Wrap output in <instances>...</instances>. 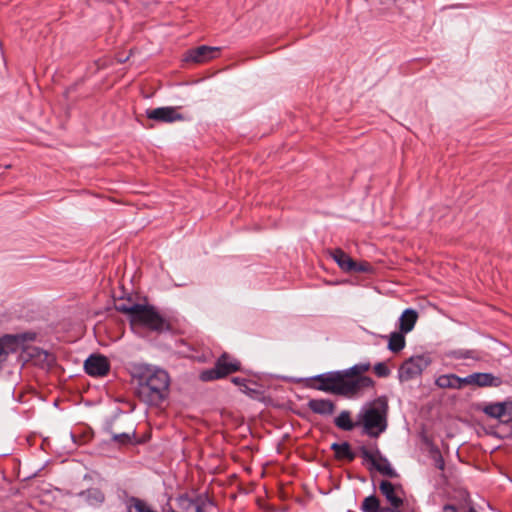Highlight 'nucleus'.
I'll return each instance as SVG.
<instances>
[{
  "label": "nucleus",
  "instance_id": "obj_32",
  "mask_svg": "<svg viewBox=\"0 0 512 512\" xmlns=\"http://www.w3.org/2000/svg\"><path fill=\"white\" fill-rule=\"evenodd\" d=\"M374 372L378 377L385 378L391 373L389 367L384 362H379L374 366Z\"/></svg>",
  "mask_w": 512,
  "mask_h": 512
},
{
  "label": "nucleus",
  "instance_id": "obj_8",
  "mask_svg": "<svg viewBox=\"0 0 512 512\" xmlns=\"http://www.w3.org/2000/svg\"><path fill=\"white\" fill-rule=\"evenodd\" d=\"M359 451L364 461L369 462L371 466L379 473L389 478L398 477V473L391 466L388 459L381 454L378 448H376L375 453H373L369 451L365 446H361Z\"/></svg>",
  "mask_w": 512,
  "mask_h": 512
},
{
  "label": "nucleus",
  "instance_id": "obj_35",
  "mask_svg": "<svg viewBox=\"0 0 512 512\" xmlns=\"http://www.w3.org/2000/svg\"><path fill=\"white\" fill-rule=\"evenodd\" d=\"M457 382L459 385V389H462L465 385H471L470 374L467 375L466 377L457 376Z\"/></svg>",
  "mask_w": 512,
  "mask_h": 512
},
{
  "label": "nucleus",
  "instance_id": "obj_40",
  "mask_svg": "<svg viewBox=\"0 0 512 512\" xmlns=\"http://www.w3.org/2000/svg\"><path fill=\"white\" fill-rule=\"evenodd\" d=\"M469 512H475V510L473 508H470Z\"/></svg>",
  "mask_w": 512,
  "mask_h": 512
},
{
  "label": "nucleus",
  "instance_id": "obj_15",
  "mask_svg": "<svg viewBox=\"0 0 512 512\" xmlns=\"http://www.w3.org/2000/svg\"><path fill=\"white\" fill-rule=\"evenodd\" d=\"M307 407L314 414L324 417L333 415L336 410L335 403L325 398L310 399L307 403Z\"/></svg>",
  "mask_w": 512,
  "mask_h": 512
},
{
  "label": "nucleus",
  "instance_id": "obj_11",
  "mask_svg": "<svg viewBox=\"0 0 512 512\" xmlns=\"http://www.w3.org/2000/svg\"><path fill=\"white\" fill-rule=\"evenodd\" d=\"M85 372L92 377H104L110 371L108 358L101 354H92L84 362Z\"/></svg>",
  "mask_w": 512,
  "mask_h": 512
},
{
  "label": "nucleus",
  "instance_id": "obj_31",
  "mask_svg": "<svg viewBox=\"0 0 512 512\" xmlns=\"http://www.w3.org/2000/svg\"><path fill=\"white\" fill-rule=\"evenodd\" d=\"M473 350L459 349L451 352V356L455 359H476Z\"/></svg>",
  "mask_w": 512,
  "mask_h": 512
},
{
  "label": "nucleus",
  "instance_id": "obj_21",
  "mask_svg": "<svg viewBox=\"0 0 512 512\" xmlns=\"http://www.w3.org/2000/svg\"><path fill=\"white\" fill-rule=\"evenodd\" d=\"M334 424L341 430L351 431L356 426L351 420V413L348 410H343L334 419Z\"/></svg>",
  "mask_w": 512,
  "mask_h": 512
},
{
  "label": "nucleus",
  "instance_id": "obj_29",
  "mask_svg": "<svg viewBox=\"0 0 512 512\" xmlns=\"http://www.w3.org/2000/svg\"><path fill=\"white\" fill-rule=\"evenodd\" d=\"M231 382L240 388V391L246 394H251L255 392L254 389L248 387L247 383L249 382L246 378L242 377H232Z\"/></svg>",
  "mask_w": 512,
  "mask_h": 512
},
{
  "label": "nucleus",
  "instance_id": "obj_14",
  "mask_svg": "<svg viewBox=\"0 0 512 512\" xmlns=\"http://www.w3.org/2000/svg\"><path fill=\"white\" fill-rule=\"evenodd\" d=\"M76 496L82 500L84 505L93 508H98L105 502L104 492L97 487H91L83 490L77 493Z\"/></svg>",
  "mask_w": 512,
  "mask_h": 512
},
{
  "label": "nucleus",
  "instance_id": "obj_38",
  "mask_svg": "<svg viewBox=\"0 0 512 512\" xmlns=\"http://www.w3.org/2000/svg\"><path fill=\"white\" fill-rule=\"evenodd\" d=\"M382 512H400V508L384 507V510Z\"/></svg>",
  "mask_w": 512,
  "mask_h": 512
},
{
  "label": "nucleus",
  "instance_id": "obj_2",
  "mask_svg": "<svg viewBox=\"0 0 512 512\" xmlns=\"http://www.w3.org/2000/svg\"><path fill=\"white\" fill-rule=\"evenodd\" d=\"M307 387L346 398L356 396V383L349 381L343 370L315 375L308 379Z\"/></svg>",
  "mask_w": 512,
  "mask_h": 512
},
{
  "label": "nucleus",
  "instance_id": "obj_22",
  "mask_svg": "<svg viewBox=\"0 0 512 512\" xmlns=\"http://www.w3.org/2000/svg\"><path fill=\"white\" fill-rule=\"evenodd\" d=\"M435 384L442 389H458L459 385L457 382L456 374H443L437 377Z\"/></svg>",
  "mask_w": 512,
  "mask_h": 512
},
{
  "label": "nucleus",
  "instance_id": "obj_13",
  "mask_svg": "<svg viewBox=\"0 0 512 512\" xmlns=\"http://www.w3.org/2000/svg\"><path fill=\"white\" fill-rule=\"evenodd\" d=\"M220 48L201 45L187 51L185 61L193 63H205L217 57Z\"/></svg>",
  "mask_w": 512,
  "mask_h": 512
},
{
  "label": "nucleus",
  "instance_id": "obj_27",
  "mask_svg": "<svg viewBox=\"0 0 512 512\" xmlns=\"http://www.w3.org/2000/svg\"><path fill=\"white\" fill-rule=\"evenodd\" d=\"M429 457L433 460L434 466L443 471L445 469V461L444 458L440 452V449L435 446L431 445L429 448Z\"/></svg>",
  "mask_w": 512,
  "mask_h": 512
},
{
  "label": "nucleus",
  "instance_id": "obj_25",
  "mask_svg": "<svg viewBox=\"0 0 512 512\" xmlns=\"http://www.w3.org/2000/svg\"><path fill=\"white\" fill-rule=\"evenodd\" d=\"M480 379V387H499L503 381L500 377L493 375L492 373L478 372Z\"/></svg>",
  "mask_w": 512,
  "mask_h": 512
},
{
  "label": "nucleus",
  "instance_id": "obj_16",
  "mask_svg": "<svg viewBox=\"0 0 512 512\" xmlns=\"http://www.w3.org/2000/svg\"><path fill=\"white\" fill-rule=\"evenodd\" d=\"M418 319V313L412 308L405 309L399 318V330L402 333H409L413 330Z\"/></svg>",
  "mask_w": 512,
  "mask_h": 512
},
{
  "label": "nucleus",
  "instance_id": "obj_1",
  "mask_svg": "<svg viewBox=\"0 0 512 512\" xmlns=\"http://www.w3.org/2000/svg\"><path fill=\"white\" fill-rule=\"evenodd\" d=\"M131 377L135 383V395L140 402L159 407L168 398L171 379L168 372L158 366L134 364Z\"/></svg>",
  "mask_w": 512,
  "mask_h": 512
},
{
  "label": "nucleus",
  "instance_id": "obj_30",
  "mask_svg": "<svg viewBox=\"0 0 512 512\" xmlns=\"http://www.w3.org/2000/svg\"><path fill=\"white\" fill-rule=\"evenodd\" d=\"M136 433L133 431L132 433H119L113 434L112 439L119 444H128L132 442V439L135 438Z\"/></svg>",
  "mask_w": 512,
  "mask_h": 512
},
{
  "label": "nucleus",
  "instance_id": "obj_37",
  "mask_svg": "<svg viewBox=\"0 0 512 512\" xmlns=\"http://www.w3.org/2000/svg\"><path fill=\"white\" fill-rule=\"evenodd\" d=\"M443 512H457V509H456V507L454 505L446 504L443 507Z\"/></svg>",
  "mask_w": 512,
  "mask_h": 512
},
{
  "label": "nucleus",
  "instance_id": "obj_6",
  "mask_svg": "<svg viewBox=\"0 0 512 512\" xmlns=\"http://www.w3.org/2000/svg\"><path fill=\"white\" fill-rule=\"evenodd\" d=\"M431 363V359L425 355L411 356L405 360L398 369V378L401 382L410 381L420 376L424 369Z\"/></svg>",
  "mask_w": 512,
  "mask_h": 512
},
{
  "label": "nucleus",
  "instance_id": "obj_10",
  "mask_svg": "<svg viewBox=\"0 0 512 512\" xmlns=\"http://www.w3.org/2000/svg\"><path fill=\"white\" fill-rule=\"evenodd\" d=\"M178 107L164 106L155 109H147L146 117L159 123H174L183 121L185 117L178 112Z\"/></svg>",
  "mask_w": 512,
  "mask_h": 512
},
{
  "label": "nucleus",
  "instance_id": "obj_5",
  "mask_svg": "<svg viewBox=\"0 0 512 512\" xmlns=\"http://www.w3.org/2000/svg\"><path fill=\"white\" fill-rule=\"evenodd\" d=\"M240 369V361L225 352L217 358L214 367L203 370L199 378L204 382L214 381L240 371Z\"/></svg>",
  "mask_w": 512,
  "mask_h": 512
},
{
  "label": "nucleus",
  "instance_id": "obj_23",
  "mask_svg": "<svg viewBox=\"0 0 512 512\" xmlns=\"http://www.w3.org/2000/svg\"><path fill=\"white\" fill-rule=\"evenodd\" d=\"M384 507L381 506L379 498L372 494L364 498L361 504L362 512H382Z\"/></svg>",
  "mask_w": 512,
  "mask_h": 512
},
{
  "label": "nucleus",
  "instance_id": "obj_7",
  "mask_svg": "<svg viewBox=\"0 0 512 512\" xmlns=\"http://www.w3.org/2000/svg\"><path fill=\"white\" fill-rule=\"evenodd\" d=\"M35 339L34 334L23 333L17 335H4L0 338V362L6 361L7 357L11 353L25 349V344L28 341Z\"/></svg>",
  "mask_w": 512,
  "mask_h": 512
},
{
  "label": "nucleus",
  "instance_id": "obj_36",
  "mask_svg": "<svg viewBox=\"0 0 512 512\" xmlns=\"http://www.w3.org/2000/svg\"><path fill=\"white\" fill-rule=\"evenodd\" d=\"M470 381L472 386L480 387V379L478 372L470 374Z\"/></svg>",
  "mask_w": 512,
  "mask_h": 512
},
{
  "label": "nucleus",
  "instance_id": "obj_4",
  "mask_svg": "<svg viewBox=\"0 0 512 512\" xmlns=\"http://www.w3.org/2000/svg\"><path fill=\"white\" fill-rule=\"evenodd\" d=\"M130 324L143 327L157 334L172 331L169 319L160 314L156 307L150 304H140L139 308L134 310V317Z\"/></svg>",
  "mask_w": 512,
  "mask_h": 512
},
{
  "label": "nucleus",
  "instance_id": "obj_26",
  "mask_svg": "<svg viewBox=\"0 0 512 512\" xmlns=\"http://www.w3.org/2000/svg\"><path fill=\"white\" fill-rule=\"evenodd\" d=\"M483 412L487 416L499 419L502 422V416L504 413L503 402L488 404L483 408Z\"/></svg>",
  "mask_w": 512,
  "mask_h": 512
},
{
  "label": "nucleus",
  "instance_id": "obj_33",
  "mask_svg": "<svg viewBox=\"0 0 512 512\" xmlns=\"http://www.w3.org/2000/svg\"><path fill=\"white\" fill-rule=\"evenodd\" d=\"M504 413L502 416V422H512V402H503Z\"/></svg>",
  "mask_w": 512,
  "mask_h": 512
},
{
  "label": "nucleus",
  "instance_id": "obj_39",
  "mask_svg": "<svg viewBox=\"0 0 512 512\" xmlns=\"http://www.w3.org/2000/svg\"><path fill=\"white\" fill-rule=\"evenodd\" d=\"M382 4H391L394 3L396 0H379Z\"/></svg>",
  "mask_w": 512,
  "mask_h": 512
},
{
  "label": "nucleus",
  "instance_id": "obj_17",
  "mask_svg": "<svg viewBox=\"0 0 512 512\" xmlns=\"http://www.w3.org/2000/svg\"><path fill=\"white\" fill-rule=\"evenodd\" d=\"M330 256L344 272H352L354 260L342 249L336 248L330 252Z\"/></svg>",
  "mask_w": 512,
  "mask_h": 512
},
{
  "label": "nucleus",
  "instance_id": "obj_20",
  "mask_svg": "<svg viewBox=\"0 0 512 512\" xmlns=\"http://www.w3.org/2000/svg\"><path fill=\"white\" fill-rule=\"evenodd\" d=\"M178 506L186 511L203 512V504L197 500L190 499L187 495H180L177 498Z\"/></svg>",
  "mask_w": 512,
  "mask_h": 512
},
{
  "label": "nucleus",
  "instance_id": "obj_19",
  "mask_svg": "<svg viewBox=\"0 0 512 512\" xmlns=\"http://www.w3.org/2000/svg\"><path fill=\"white\" fill-rule=\"evenodd\" d=\"M405 333L392 332L389 336L388 349L393 353H398L404 349L406 345Z\"/></svg>",
  "mask_w": 512,
  "mask_h": 512
},
{
  "label": "nucleus",
  "instance_id": "obj_3",
  "mask_svg": "<svg viewBox=\"0 0 512 512\" xmlns=\"http://www.w3.org/2000/svg\"><path fill=\"white\" fill-rule=\"evenodd\" d=\"M388 401L386 397H378L368 407L363 408L359 419L364 433L370 437H378L387 428Z\"/></svg>",
  "mask_w": 512,
  "mask_h": 512
},
{
  "label": "nucleus",
  "instance_id": "obj_9",
  "mask_svg": "<svg viewBox=\"0 0 512 512\" xmlns=\"http://www.w3.org/2000/svg\"><path fill=\"white\" fill-rule=\"evenodd\" d=\"M371 368L370 362H361L353 365L348 369H344V373L349 381L356 383L355 393L356 395L365 388H371L374 386V381L369 376H364L363 373L369 371Z\"/></svg>",
  "mask_w": 512,
  "mask_h": 512
},
{
  "label": "nucleus",
  "instance_id": "obj_28",
  "mask_svg": "<svg viewBox=\"0 0 512 512\" xmlns=\"http://www.w3.org/2000/svg\"><path fill=\"white\" fill-rule=\"evenodd\" d=\"M140 306V303H135L132 305L128 304H119L116 306L117 311L125 313L128 315L129 322L131 323L134 317V310L138 309Z\"/></svg>",
  "mask_w": 512,
  "mask_h": 512
},
{
  "label": "nucleus",
  "instance_id": "obj_12",
  "mask_svg": "<svg viewBox=\"0 0 512 512\" xmlns=\"http://www.w3.org/2000/svg\"><path fill=\"white\" fill-rule=\"evenodd\" d=\"M379 490L390 504L389 507L401 508L403 506L404 491L401 485H394L388 480H382L379 484Z\"/></svg>",
  "mask_w": 512,
  "mask_h": 512
},
{
  "label": "nucleus",
  "instance_id": "obj_24",
  "mask_svg": "<svg viewBox=\"0 0 512 512\" xmlns=\"http://www.w3.org/2000/svg\"><path fill=\"white\" fill-rule=\"evenodd\" d=\"M128 512H156L150 508V506L144 501L137 497H131L127 501Z\"/></svg>",
  "mask_w": 512,
  "mask_h": 512
},
{
  "label": "nucleus",
  "instance_id": "obj_34",
  "mask_svg": "<svg viewBox=\"0 0 512 512\" xmlns=\"http://www.w3.org/2000/svg\"><path fill=\"white\" fill-rule=\"evenodd\" d=\"M370 271H371V265L369 263H367V262L357 263L354 261V269L352 270V272L367 273Z\"/></svg>",
  "mask_w": 512,
  "mask_h": 512
},
{
  "label": "nucleus",
  "instance_id": "obj_18",
  "mask_svg": "<svg viewBox=\"0 0 512 512\" xmlns=\"http://www.w3.org/2000/svg\"><path fill=\"white\" fill-rule=\"evenodd\" d=\"M331 450L334 451L335 458L337 460H347L352 462L356 458V454L351 450L350 444L348 442H335L331 445Z\"/></svg>",
  "mask_w": 512,
  "mask_h": 512
}]
</instances>
